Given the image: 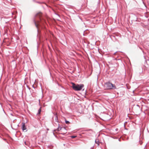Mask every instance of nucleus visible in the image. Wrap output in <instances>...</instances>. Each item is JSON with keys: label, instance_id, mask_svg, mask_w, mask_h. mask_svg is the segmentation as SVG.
I'll use <instances>...</instances> for the list:
<instances>
[{"label": "nucleus", "instance_id": "obj_1", "mask_svg": "<svg viewBox=\"0 0 149 149\" xmlns=\"http://www.w3.org/2000/svg\"><path fill=\"white\" fill-rule=\"evenodd\" d=\"M42 14L41 13H39L36 15V17L34 20V23L38 31V26L39 25L40 21L41 20V17Z\"/></svg>", "mask_w": 149, "mask_h": 149}, {"label": "nucleus", "instance_id": "obj_2", "mask_svg": "<svg viewBox=\"0 0 149 149\" xmlns=\"http://www.w3.org/2000/svg\"><path fill=\"white\" fill-rule=\"evenodd\" d=\"M104 86L107 89L110 90L116 89L115 85L109 82H107L105 84Z\"/></svg>", "mask_w": 149, "mask_h": 149}, {"label": "nucleus", "instance_id": "obj_3", "mask_svg": "<svg viewBox=\"0 0 149 149\" xmlns=\"http://www.w3.org/2000/svg\"><path fill=\"white\" fill-rule=\"evenodd\" d=\"M83 84H77L76 85L72 83V88L75 91H79L81 90L84 87Z\"/></svg>", "mask_w": 149, "mask_h": 149}, {"label": "nucleus", "instance_id": "obj_4", "mask_svg": "<svg viewBox=\"0 0 149 149\" xmlns=\"http://www.w3.org/2000/svg\"><path fill=\"white\" fill-rule=\"evenodd\" d=\"M22 129L23 131H24L26 129V127L25 125V123H22Z\"/></svg>", "mask_w": 149, "mask_h": 149}, {"label": "nucleus", "instance_id": "obj_5", "mask_svg": "<svg viewBox=\"0 0 149 149\" xmlns=\"http://www.w3.org/2000/svg\"><path fill=\"white\" fill-rule=\"evenodd\" d=\"M61 130L63 131V132H60L59 133V134L64 135L67 132V130L64 127H63Z\"/></svg>", "mask_w": 149, "mask_h": 149}, {"label": "nucleus", "instance_id": "obj_6", "mask_svg": "<svg viewBox=\"0 0 149 149\" xmlns=\"http://www.w3.org/2000/svg\"><path fill=\"white\" fill-rule=\"evenodd\" d=\"M62 128H63V127H58L57 128V130H56H56H57V131H60V130H62Z\"/></svg>", "mask_w": 149, "mask_h": 149}, {"label": "nucleus", "instance_id": "obj_7", "mask_svg": "<svg viewBox=\"0 0 149 149\" xmlns=\"http://www.w3.org/2000/svg\"><path fill=\"white\" fill-rule=\"evenodd\" d=\"M55 121L56 122H58V117L56 115L55 116Z\"/></svg>", "mask_w": 149, "mask_h": 149}, {"label": "nucleus", "instance_id": "obj_8", "mask_svg": "<svg viewBox=\"0 0 149 149\" xmlns=\"http://www.w3.org/2000/svg\"><path fill=\"white\" fill-rule=\"evenodd\" d=\"M41 111V107H40V108L38 109V113L37 114H39L40 113Z\"/></svg>", "mask_w": 149, "mask_h": 149}, {"label": "nucleus", "instance_id": "obj_9", "mask_svg": "<svg viewBox=\"0 0 149 149\" xmlns=\"http://www.w3.org/2000/svg\"><path fill=\"white\" fill-rule=\"evenodd\" d=\"M95 142L96 144H97L98 145H99V141L98 139H96Z\"/></svg>", "mask_w": 149, "mask_h": 149}, {"label": "nucleus", "instance_id": "obj_10", "mask_svg": "<svg viewBox=\"0 0 149 149\" xmlns=\"http://www.w3.org/2000/svg\"><path fill=\"white\" fill-rule=\"evenodd\" d=\"M65 122L67 124H68L70 123V122L69 121H67L66 120H65Z\"/></svg>", "mask_w": 149, "mask_h": 149}, {"label": "nucleus", "instance_id": "obj_11", "mask_svg": "<svg viewBox=\"0 0 149 149\" xmlns=\"http://www.w3.org/2000/svg\"><path fill=\"white\" fill-rule=\"evenodd\" d=\"M77 136H71V137L72 138H74Z\"/></svg>", "mask_w": 149, "mask_h": 149}, {"label": "nucleus", "instance_id": "obj_12", "mask_svg": "<svg viewBox=\"0 0 149 149\" xmlns=\"http://www.w3.org/2000/svg\"><path fill=\"white\" fill-rule=\"evenodd\" d=\"M36 2L37 3H41V2H40L39 1H37V2Z\"/></svg>", "mask_w": 149, "mask_h": 149}]
</instances>
